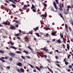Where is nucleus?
I'll use <instances>...</instances> for the list:
<instances>
[{"instance_id":"4","label":"nucleus","mask_w":73,"mask_h":73,"mask_svg":"<svg viewBox=\"0 0 73 73\" xmlns=\"http://www.w3.org/2000/svg\"><path fill=\"white\" fill-rule=\"evenodd\" d=\"M53 4L54 5V6L55 8L56 9H58V8H57V4H56V3L55 2H54L53 3Z\"/></svg>"},{"instance_id":"10","label":"nucleus","mask_w":73,"mask_h":73,"mask_svg":"<svg viewBox=\"0 0 73 73\" xmlns=\"http://www.w3.org/2000/svg\"><path fill=\"white\" fill-rule=\"evenodd\" d=\"M60 36L62 38H64V35H63V34H61V33L60 34Z\"/></svg>"},{"instance_id":"18","label":"nucleus","mask_w":73,"mask_h":73,"mask_svg":"<svg viewBox=\"0 0 73 73\" xmlns=\"http://www.w3.org/2000/svg\"><path fill=\"white\" fill-rule=\"evenodd\" d=\"M27 34V35L28 34H30L31 35H32V34H33V32L32 31H29V33H28Z\"/></svg>"},{"instance_id":"5","label":"nucleus","mask_w":73,"mask_h":73,"mask_svg":"<svg viewBox=\"0 0 73 73\" xmlns=\"http://www.w3.org/2000/svg\"><path fill=\"white\" fill-rule=\"evenodd\" d=\"M24 39L25 40V42H28V41H29V38L27 36H25L24 38Z\"/></svg>"},{"instance_id":"1","label":"nucleus","mask_w":73,"mask_h":73,"mask_svg":"<svg viewBox=\"0 0 73 73\" xmlns=\"http://www.w3.org/2000/svg\"><path fill=\"white\" fill-rule=\"evenodd\" d=\"M69 11V5H68L67 6V10H65L64 12L65 14V15H67Z\"/></svg>"},{"instance_id":"7","label":"nucleus","mask_w":73,"mask_h":73,"mask_svg":"<svg viewBox=\"0 0 73 73\" xmlns=\"http://www.w3.org/2000/svg\"><path fill=\"white\" fill-rule=\"evenodd\" d=\"M65 27L66 32H69V31H68V27L67 24H65Z\"/></svg>"},{"instance_id":"37","label":"nucleus","mask_w":73,"mask_h":73,"mask_svg":"<svg viewBox=\"0 0 73 73\" xmlns=\"http://www.w3.org/2000/svg\"><path fill=\"white\" fill-rule=\"evenodd\" d=\"M59 14H60V17H62V19H64V17H62V15L61 13H60Z\"/></svg>"},{"instance_id":"40","label":"nucleus","mask_w":73,"mask_h":73,"mask_svg":"<svg viewBox=\"0 0 73 73\" xmlns=\"http://www.w3.org/2000/svg\"><path fill=\"white\" fill-rule=\"evenodd\" d=\"M51 10H52V11H54V7H51Z\"/></svg>"},{"instance_id":"33","label":"nucleus","mask_w":73,"mask_h":73,"mask_svg":"<svg viewBox=\"0 0 73 73\" xmlns=\"http://www.w3.org/2000/svg\"><path fill=\"white\" fill-rule=\"evenodd\" d=\"M45 28V30L46 31H48V29H49H49H50L49 28H48V27Z\"/></svg>"},{"instance_id":"3","label":"nucleus","mask_w":73,"mask_h":73,"mask_svg":"<svg viewBox=\"0 0 73 73\" xmlns=\"http://www.w3.org/2000/svg\"><path fill=\"white\" fill-rule=\"evenodd\" d=\"M9 56H12V57H13V58H15V56H16V54L13 53L12 52H11L10 53H9Z\"/></svg>"},{"instance_id":"39","label":"nucleus","mask_w":73,"mask_h":73,"mask_svg":"<svg viewBox=\"0 0 73 73\" xmlns=\"http://www.w3.org/2000/svg\"><path fill=\"white\" fill-rule=\"evenodd\" d=\"M36 35L38 37H40V35L37 33H36Z\"/></svg>"},{"instance_id":"2","label":"nucleus","mask_w":73,"mask_h":73,"mask_svg":"<svg viewBox=\"0 0 73 73\" xmlns=\"http://www.w3.org/2000/svg\"><path fill=\"white\" fill-rule=\"evenodd\" d=\"M62 4L61 3H60L59 4V7H60V8L59 9V11H62V7H64V5H62Z\"/></svg>"},{"instance_id":"27","label":"nucleus","mask_w":73,"mask_h":73,"mask_svg":"<svg viewBox=\"0 0 73 73\" xmlns=\"http://www.w3.org/2000/svg\"><path fill=\"white\" fill-rule=\"evenodd\" d=\"M29 65L30 66H31V68H34V66H33L32 65L30 64H29Z\"/></svg>"},{"instance_id":"8","label":"nucleus","mask_w":73,"mask_h":73,"mask_svg":"<svg viewBox=\"0 0 73 73\" xmlns=\"http://www.w3.org/2000/svg\"><path fill=\"white\" fill-rule=\"evenodd\" d=\"M16 28V27L15 26H11L9 27V29H15Z\"/></svg>"},{"instance_id":"59","label":"nucleus","mask_w":73,"mask_h":73,"mask_svg":"<svg viewBox=\"0 0 73 73\" xmlns=\"http://www.w3.org/2000/svg\"><path fill=\"white\" fill-rule=\"evenodd\" d=\"M17 38H18V39L19 40H20V38L19 36H17Z\"/></svg>"},{"instance_id":"38","label":"nucleus","mask_w":73,"mask_h":73,"mask_svg":"<svg viewBox=\"0 0 73 73\" xmlns=\"http://www.w3.org/2000/svg\"><path fill=\"white\" fill-rule=\"evenodd\" d=\"M28 48H29V49H30L31 50H32V48H31L29 46H28Z\"/></svg>"},{"instance_id":"50","label":"nucleus","mask_w":73,"mask_h":73,"mask_svg":"<svg viewBox=\"0 0 73 73\" xmlns=\"http://www.w3.org/2000/svg\"><path fill=\"white\" fill-rule=\"evenodd\" d=\"M19 61H20V62L23 61V59L20 58L19 59Z\"/></svg>"},{"instance_id":"46","label":"nucleus","mask_w":73,"mask_h":73,"mask_svg":"<svg viewBox=\"0 0 73 73\" xmlns=\"http://www.w3.org/2000/svg\"><path fill=\"white\" fill-rule=\"evenodd\" d=\"M26 9H27L25 7H23L22 8V9H23V10H26Z\"/></svg>"},{"instance_id":"22","label":"nucleus","mask_w":73,"mask_h":73,"mask_svg":"<svg viewBox=\"0 0 73 73\" xmlns=\"http://www.w3.org/2000/svg\"><path fill=\"white\" fill-rule=\"evenodd\" d=\"M40 17H45V15L43 14L42 15H40Z\"/></svg>"},{"instance_id":"48","label":"nucleus","mask_w":73,"mask_h":73,"mask_svg":"<svg viewBox=\"0 0 73 73\" xmlns=\"http://www.w3.org/2000/svg\"><path fill=\"white\" fill-rule=\"evenodd\" d=\"M65 64L66 65H68V64H69V63L67 62H65Z\"/></svg>"},{"instance_id":"20","label":"nucleus","mask_w":73,"mask_h":73,"mask_svg":"<svg viewBox=\"0 0 73 73\" xmlns=\"http://www.w3.org/2000/svg\"><path fill=\"white\" fill-rule=\"evenodd\" d=\"M23 52H24V53H25L26 54H28V52L26 50H23Z\"/></svg>"},{"instance_id":"12","label":"nucleus","mask_w":73,"mask_h":73,"mask_svg":"<svg viewBox=\"0 0 73 73\" xmlns=\"http://www.w3.org/2000/svg\"><path fill=\"white\" fill-rule=\"evenodd\" d=\"M36 28H34V29H33L34 30H35V31H37V30H38V27H36Z\"/></svg>"},{"instance_id":"54","label":"nucleus","mask_w":73,"mask_h":73,"mask_svg":"<svg viewBox=\"0 0 73 73\" xmlns=\"http://www.w3.org/2000/svg\"><path fill=\"white\" fill-rule=\"evenodd\" d=\"M10 44L11 45H13L14 44V42L12 43V42H11Z\"/></svg>"},{"instance_id":"42","label":"nucleus","mask_w":73,"mask_h":73,"mask_svg":"<svg viewBox=\"0 0 73 73\" xmlns=\"http://www.w3.org/2000/svg\"><path fill=\"white\" fill-rule=\"evenodd\" d=\"M46 61H48L49 63H50V59H46Z\"/></svg>"},{"instance_id":"64","label":"nucleus","mask_w":73,"mask_h":73,"mask_svg":"<svg viewBox=\"0 0 73 73\" xmlns=\"http://www.w3.org/2000/svg\"><path fill=\"white\" fill-rule=\"evenodd\" d=\"M71 8H73V5H71Z\"/></svg>"},{"instance_id":"9","label":"nucleus","mask_w":73,"mask_h":73,"mask_svg":"<svg viewBox=\"0 0 73 73\" xmlns=\"http://www.w3.org/2000/svg\"><path fill=\"white\" fill-rule=\"evenodd\" d=\"M10 48H12V49H15V50H16L17 49L16 47L13 46H11L10 47Z\"/></svg>"},{"instance_id":"53","label":"nucleus","mask_w":73,"mask_h":73,"mask_svg":"<svg viewBox=\"0 0 73 73\" xmlns=\"http://www.w3.org/2000/svg\"><path fill=\"white\" fill-rule=\"evenodd\" d=\"M69 68H72V65H70L69 66Z\"/></svg>"},{"instance_id":"29","label":"nucleus","mask_w":73,"mask_h":73,"mask_svg":"<svg viewBox=\"0 0 73 73\" xmlns=\"http://www.w3.org/2000/svg\"><path fill=\"white\" fill-rule=\"evenodd\" d=\"M36 9H33V11L34 12H36Z\"/></svg>"},{"instance_id":"25","label":"nucleus","mask_w":73,"mask_h":73,"mask_svg":"<svg viewBox=\"0 0 73 73\" xmlns=\"http://www.w3.org/2000/svg\"><path fill=\"white\" fill-rule=\"evenodd\" d=\"M35 68H36V69H37V70H39V71H40V68H39L37 66H36L35 67Z\"/></svg>"},{"instance_id":"36","label":"nucleus","mask_w":73,"mask_h":73,"mask_svg":"<svg viewBox=\"0 0 73 73\" xmlns=\"http://www.w3.org/2000/svg\"><path fill=\"white\" fill-rule=\"evenodd\" d=\"M70 47V46H69V45H68L67 46V48L68 50H69Z\"/></svg>"},{"instance_id":"21","label":"nucleus","mask_w":73,"mask_h":73,"mask_svg":"<svg viewBox=\"0 0 73 73\" xmlns=\"http://www.w3.org/2000/svg\"><path fill=\"white\" fill-rule=\"evenodd\" d=\"M43 50L45 51V52H47L48 51V49H46V48H44L43 49Z\"/></svg>"},{"instance_id":"60","label":"nucleus","mask_w":73,"mask_h":73,"mask_svg":"<svg viewBox=\"0 0 73 73\" xmlns=\"http://www.w3.org/2000/svg\"><path fill=\"white\" fill-rule=\"evenodd\" d=\"M6 3H9V1L8 0H6L5 1Z\"/></svg>"},{"instance_id":"43","label":"nucleus","mask_w":73,"mask_h":73,"mask_svg":"<svg viewBox=\"0 0 73 73\" xmlns=\"http://www.w3.org/2000/svg\"><path fill=\"white\" fill-rule=\"evenodd\" d=\"M43 68V66H40L39 67L40 69H42Z\"/></svg>"},{"instance_id":"44","label":"nucleus","mask_w":73,"mask_h":73,"mask_svg":"<svg viewBox=\"0 0 73 73\" xmlns=\"http://www.w3.org/2000/svg\"><path fill=\"white\" fill-rule=\"evenodd\" d=\"M26 57H27V58H29V59L31 58L30 57L28 56H26Z\"/></svg>"},{"instance_id":"56","label":"nucleus","mask_w":73,"mask_h":73,"mask_svg":"<svg viewBox=\"0 0 73 73\" xmlns=\"http://www.w3.org/2000/svg\"><path fill=\"white\" fill-rule=\"evenodd\" d=\"M44 58H46L47 57V56L46 55H44Z\"/></svg>"},{"instance_id":"49","label":"nucleus","mask_w":73,"mask_h":73,"mask_svg":"<svg viewBox=\"0 0 73 73\" xmlns=\"http://www.w3.org/2000/svg\"><path fill=\"white\" fill-rule=\"evenodd\" d=\"M56 65H57V66H58V67H60V65L59 64H56Z\"/></svg>"},{"instance_id":"17","label":"nucleus","mask_w":73,"mask_h":73,"mask_svg":"<svg viewBox=\"0 0 73 73\" xmlns=\"http://www.w3.org/2000/svg\"><path fill=\"white\" fill-rule=\"evenodd\" d=\"M51 35H52V36H54L55 35H56V33L54 32H52L51 34Z\"/></svg>"},{"instance_id":"31","label":"nucleus","mask_w":73,"mask_h":73,"mask_svg":"<svg viewBox=\"0 0 73 73\" xmlns=\"http://www.w3.org/2000/svg\"><path fill=\"white\" fill-rule=\"evenodd\" d=\"M11 5L13 6V8H16V5H15L11 4Z\"/></svg>"},{"instance_id":"13","label":"nucleus","mask_w":73,"mask_h":73,"mask_svg":"<svg viewBox=\"0 0 73 73\" xmlns=\"http://www.w3.org/2000/svg\"><path fill=\"white\" fill-rule=\"evenodd\" d=\"M16 23H18V24H21V21L19 20H17L16 21Z\"/></svg>"},{"instance_id":"52","label":"nucleus","mask_w":73,"mask_h":73,"mask_svg":"<svg viewBox=\"0 0 73 73\" xmlns=\"http://www.w3.org/2000/svg\"><path fill=\"white\" fill-rule=\"evenodd\" d=\"M14 1H15V2H16V3H17L18 2V1H17V0H13Z\"/></svg>"},{"instance_id":"15","label":"nucleus","mask_w":73,"mask_h":73,"mask_svg":"<svg viewBox=\"0 0 73 73\" xmlns=\"http://www.w3.org/2000/svg\"><path fill=\"white\" fill-rule=\"evenodd\" d=\"M20 70L21 72H22L23 73L24 72V69L23 68H20Z\"/></svg>"},{"instance_id":"51","label":"nucleus","mask_w":73,"mask_h":73,"mask_svg":"<svg viewBox=\"0 0 73 73\" xmlns=\"http://www.w3.org/2000/svg\"><path fill=\"white\" fill-rule=\"evenodd\" d=\"M63 41H66V39L64 38H63Z\"/></svg>"},{"instance_id":"11","label":"nucleus","mask_w":73,"mask_h":73,"mask_svg":"<svg viewBox=\"0 0 73 73\" xmlns=\"http://www.w3.org/2000/svg\"><path fill=\"white\" fill-rule=\"evenodd\" d=\"M8 1H10V2H12V3H13L15 4H16L15 2V1L13 0H8Z\"/></svg>"},{"instance_id":"16","label":"nucleus","mask_w":73,"mask_h":73,"mask_svg":"<svg viewBox=\"0 0 73 73\" xmlns=\"http://www.w3.org/2000/svg\"><path fill=\"white\" fill-rule=\"evenodd\" d=\"M47 68L48 69V70H49V71L51 72H52V73H53V71L52 70H51V69H50V68H49V67H47Z\"/></svg>"},{"instance_id":"6","label":"nucleus","mask_w":73,"mask_h":73,"mask_svg":"<svg viewBox=\"0 0 73 73\" xmlns=\"http://www.w3.org/2000/svg\"><path fill=\"white\" fill-rule=\"evenodd\" d=\"M17 65L19 66H20L21 67H22L23 66V64L20 62H18L17 64Z\"/></svg>"},{"instance_id":"26","label":"nucleus","mask_w":73,"mask_h":73,"mask_svg":"<svg viewBox=\"0 0 73 73\" xmlns=\"http://www.w3.org/2000/svg\"><path fill=\"white\" fill-rule=\"evenodd\" d=\"M4 51H3L2 50H0V53H4Z\"/></svg>"},{"instance_id":"35","label":"nucleus","mask_w":73,"mask_h":73,"mask_svg":"<svg viewBox=\"0 0 73 73\" xmlns=\"http://www.w3.org/2000/svg\"><path fill=\"white\" fill-rule=\"evenodd\" d=\"M57 42L58 43H60V42H61V41H60V40H57Z\"/></svg>"},{"instance_id":"47","label":"nucleus","mask_w":73,"mask_h":73,"mask_svg":"<svg viewBox=\"0 0 73 73\" xmlns=\"http://www.w3.org/2000/svg\"><path fill=\"white\" fill-rule=\"evenodd\" d=\"M55 52H57V53H60V52H59V51H58V50H56Z\"/></svg>"},{"instance_id":"24","label":"nucleus","mask_w":73,"mask_h":73,"mask_svg":"<svg viewBox=\"0 0 73 73\" xmlns=\"http://www.w3.org/2000/svg\"><path fill=\"white\" fill-rule=\"evenodd\" d=\"M16 53H18L19 54H21V52L20 51H17L16 52Z\"/></svg>"},{"instance_id":"23","label":"nucleus","mask_w":73,"mask_h":73,"mask_svg":"<svg viewBox=\"0 0 73 73\" xmlns=\"http://www.w3.org/2000/svg\"><path fill=\"white\" fill-rule=\"evenodd\" d=\"M21 58H22V59H23L24 60H25V56H21Z\"/></svg>"},{"instance_id":"28","label":"nucleus","mask_w":73,"mask_h":73,"mask_svg":"<svg viewBox=\"0 0 73 73\" xmlns=\"http://www.w3.org/2000/svg\"><path fill=\"white\" fill-rule=\"evenodd\" d=\"M21 35V34L20 33H19L15 35V36H19V35Z\"/></svg>"},{"instance_id":"62","label":"nucleus","mask_w":73,"mask_h":73,"mask_svg":"<svg viewBox=\"0 0 73 73\" xmlns=\"http://www.w3.org/2000/svg\"><path fill=\"white\" fill-rule=\"evenodd\" d=\"M48 36H49V35L48 34H46V37H48Z\"/></svg>"},{"instance_id":"58","label":"nucleus","mask_w":73,"mask_h":73,"mask_svg":"<svg viewBox=\"0 0 73 73\" xmlns=\"http://www.w3.org/2000/svg\"><path fill=\"white\" fill-rule=\"evenodd\" d=\"M63 48H64V49H65V44H63Z\"/></svg>"},{"instance_id":"55","label":"nucleus","mask_w":73,"mask_h":73,"mask_svg":"<svg viewBox=\"0 0 73 73\" xmlns=\"http://www.w3.org/2000/svg\"><path fill=\"white\" fill-rule=\"evenodd\" d=\"M5 58L6 59V60H7V59H8V57H7V56H5Z\"/></svg>"},{"instance_id":"45","label":"nucleus","mask_w":73,"mask_h":73,"mask_svg":"<svg viewBox=\"0 0 73 73\" xmlns=\"http://www.w3.org/2000/svg\"><path fill=\"white\" fill-rule=\"evenodd\" d=\"M50 54H53V51H51L50 52H48Z\"/></svg>"},{"instance_id":"19","label":"nucleus","mask_w":73,"mask_h":73,"mask_svg":"<svg viewBox=\"0 0 73 73\" xmlns=\"http://www.w3.org/2000/svg\"><path fill=\"white\" fill-rule=\"evenodd\" d=\"M36 53L39 54V55L40 56H41V57H44V55L42 56H41L40 55V53L38 52H36Z\"/></svg>"},{"instance_id":"61","label":"nucleus","mask_w":73,"mask_h":73,"mask_svg":"<svg viewBox=\"0 0 73 73\" xmlns=\"http://www.w3.org/2000/svg\"><path fill=\"white\" fill-rule=\"evenodd\" d=\"M2 62H5V61L4 60L2 59Z\"/></svg>"},{"instance_id":"30","label":"nucleus","mask_w":73,"mask_h":73,"mask_svg":"<svg viewBox=\"0 0 73 73\" xmlns=\"http://www.w3.org/2000/svg\"><path fill=\"white\" fill-rule=\"evenodd\" d=\"M13 60V59H12V58L10 57V58L9 59V61H12Z\"/></svg>"},{"instance_id":"32","label":"nucleus","mask_w":73,"mask_h":73,"mask_svg":"<svg viewBox=\"0 0 73 73\" xmlns=\"http://www.w3.org/2000/svg\"><path fill=\"white\" fill-rule=\"evenodd\" d=\"M56 4H58V0H55Z\"/></svg>"},{"instance_id":"14","label":"nucleus","mask_w":73,"mask_h":73,"mask_svg":"<svg viewBox=\"0 0 73 73\" xmlns=\"http://www.w3.org/2000/svg\"><path fill=\"white\" fill-rule=\"evenodd\" d=\"M2 24H4V25H8V23H6L5 22L2 23Z\"/></svg>"},{"instance_id":"34","label":"nucleus","mask_w":73,"mask_h":73,"mask_svg":"<svg viewBox=\"0 0 73 73\" xmlns=\"http://www.w3.org/2000/svg\"><path fill=\"white\" fill-rule=\"evenodd\" d=\"M32 7H31V9H32V8H35L34 5L33 4H32Z\"/></svg>"},{"instance_id":"41","label":"nucleus","mask_w":73,"mask_h":73,"mask_svg":"<svg viewBox=\"0 0 73 73\" xmlns=\"http://www.w3.org/2000/svg\"><path fill=\"white\" fill-rule=\"evenodd\" d=\"M43 4L44 5V7H47L46 5H47V4H46V3H43Z\"/></svg>"},{"instance_id":"57","label":"nucleus","mask_w":73,"mask_h":73,"mask_svg":"<svg viewBox=\"0 0 73 73\" xmlns=\"http://www.w3.org/2000/svg\"><path fill=\"white\" fill-rule=\"evenodd\" d=\"M67 39L68 40V41H67V42H70V40H69V38H67Z\"/></svg>"},{"instance_id":"63","label":"nucleus","mask_w":73,"mask_h":73,"mask_svg":"<svg viewBox=\"0 0 73 73\" xmlns=\"http://www.w3.org/2000/svg\"><path fill=\"white\" fill-rule=\"evenodd\" d=\"M64 62H66V58H65V59H64Z\"/></svg>"}]
</instances>
